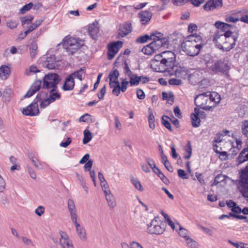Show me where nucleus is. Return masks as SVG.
<instances>
[{
    "instance_id": "obj_1",
    "label": "nucleus",
    "mask_w": 248,
    "mask_h": 248,
    "mask_svg": "<svg viewBox=\"0 0 248 248\" xmlns=\"http://www.w3.org/2000/svg\"><path fill=\"white\" fill-rule=\"evenodd\" d=\"M215 26L218 29L213 39L217 46L223 51H230L234 47L237 39L230 30L231 25L218 21L215 22Z\"/></svg>"
},
{
    "instance_id": "obj_2",
    "label": "nucleus",
    "mask_w": 248,
    "mask_h": 248,
    "mask_svg": "<svg viewBox=\"0 0 248 248\" xmlns=\"http://www.w3.org/2000/svg\"><path fill=\"white\" fill-rule=\"evenodd\" d=\"M162 58L160 60L161 66L155 68V71L158 72H168L175 68L176 56L170 51H166L162 52Z\"/></svg>"
},
{
    "instance_id": "obj_3",
    "label": "nucleus",
    "mask_w": 248,
    "mask_h": 248,
    "mask_svg": "<svg viewBox=\"0 0 248 248\" xmlns=\"http://www.w3.org/2000/svg\"><path fill=\"white\" fill-rule=\"evenodd\" d=\"M61 80V78L58 74L49 73L44 76L41 88L46 90L57 88L58 84Z\"/></svg>"
},
{
    "instance_id": "obj_4",
    "label": "nucleus",
    "mask_w": 248,
    "mask_h": 248,
    "mask_svg": "<svg viewBox=\"0 0 248 248\" xmlns=\"http://www.w3.org/2000/svg\"><path fill=\"white\" fill-rule=\"evenodd\" d=\"M183 50L190 56H195L199 54L202 48L200 44H197L195 42L189 40L186 38L181 44Z\"/></svg>"
},
{
    "instance_id": "obj_5",
    "label": "nucleus",
    "mask_w": 248,
    "mask_h": 248,
    "mask_svg": "<svg viewBox=\"0 0 248 248\" xmlns=\"http://www.w3.org/2000/svg\"><path fill=\"white\" fill-rule=\"evenodd\" d=\"M209 68L214 74L224 75L227 77L230 76L229 72L230 66L225 60L220 59L215 62Z\"/></svg>"
},
{
    "instance_id": "obj_6",
    "label": "nucleus",
    "mask_w": 248,
    "mask_h": 248,
    "mask_svg": "<svg viewBox=\"0 0 248 248\" xmlns=\"http://www.w3.org/2000/svg\"><path fill=\"white\" fill-rule=\"evenodd\" d=\"M166 223L161 221L158 217L155 218L148 225L147 232L152 234H161L166 229Z\"/></svg>"
},
{
    "instance_id": "obj_7",
    "label": "nucleus",
    "mask_w": 248,
    "mask_h": 248,
    "mask_svg": "<svg viewBox=\"0 0 248 248\" xmlns=\"http://www.w3.org/2000/svg\"><path fill=\"white\" fill-rule=\"evenodd\" d=\"M63 47L67 51L73 55L84 45L83 41L66 37L63 39Z\"/></svg>"
},
{
    "instance_id": "obj_8",
    "label": "nucleus",
    "mask_w": 248,
    "mask_h": 248,
    "mask_svg": "<svg viewBox=\"0 0 248 248\" xmlns=\"http://www.w3.org/2000/svg\"><path fill=\"white\" fill-rule=\"evenodd\" d=\"M47 90L49 93V95L46 98H45V97L46 96L47 93L44 94L42 93H40L43 99L40 105V107L42 108L46 107L50 104L55 102L57 99H60L61 97V93L59 92L58 88L47 89Z\"/></svg>"
},
{
    "instance_id": "obj_9",
    "label": "nucleus",
    "mask_w": 248,
    "mask_h": 248,
    "mask_svg": "<svg viewBox=\"0 0 248 248\" xmlns=\"http://www.w3.org/2000/svg\"><path fill=\"white\" fill-rule=\"evenodd\" d=\"M41 93H38L33 102L23 108L22 113L26 116H35L39 112L38 102L42 101L43 97Z\"/></svg>"
},
{
    "instance_id": "obj_10",
    "label": "nucleus",
    "mask_w": 248,
    "mask_h": 248,
    "mask_svg": "<svg viewBox=\"0 0 248 248\" xmlns=\"http://www.w3.org/2000/svg\"><path fill=\"white\" fill-rule=\"evenodd\" d=\"M208 102L207 92L198 94L194 99V103L197 107L202 108L203 110H210L211 106L208 105Z\"/></svg>"
},
{
    "instance_id": "obj_11",
    "label": "nucleus",
    "mask_w": 248,
    "mask_h": 248,
    "mask_svg": "<svg viewBox=\"0 0 248 248\" xmlns=\"http://www.w3.org/2000/svg\"><path fill=\"white\" fill-rule=\"evenodd\" d=\"M123 43L121 41H117L109 43L108 46V59H112L118 53L119 49L123 46Z\"/></svg>"
},
{
    "instance_id": "obj_12",
    "label": "nucleus",
    "mask_w": 248,
    "mask_h": 248,
    "mask_svg": "<svg viewBox=\"0 0 248 248\" xmlns=\"http://www.w3.org/2000/svg\"><path fill=\"white\" fill-rule=\"evenodd\" d=\"M132 30V24L130 22H125L120 26L117 31V38L121 39L130 33Z\"/></svg>"
},
{
    "instance_id": "obj_13",
    "label": "nucleus",
    "mask_w": 248,
    "mask_h": 248,
    "mask_svg": "<svg viewBox=\"0 0 248 248\" xmlns=\"http://www.w3.org/2000/svg\"><path fill=\"white\" fill-rule=\"evenodd\" d=\"M208 98V103L211 106V108L216 107L220 101L221 97L220 95L217 92H207Z\"/></svg>"
},
{
    "instance_id": "obj_14",
    "label": "nucleus",
    "mask_w": 248,
    "mask_h": 248,
    "mask_svg": "<svg viewBox=\"0 0 248 248\" xmlns=\"http://www.w3.org/2000/svg\"><path fill=\"white\" fill-rule=\"evenodd\" d=\"M171 71L168 72L170 75L174 74L176 77L183 78L186 76L188 73V70L185 67H178L175 64V68L170 69Z\"/></svg>"
},
{
    "instance_id": "obj_15",
    "label": "nucleus",
    "mask_w": 248,
    "mask_h": 248,
    "mask_svg": "<svg viewBox=\"0 0 248 248\" xmlns=\"http://www.w3.org/2000/svg\"><path fill=\"white\" fill-rule=\"evenodd\" d=\"M129 83L126 79H124L122 81L121 86H120V82H119V84H116L112 87V93L116 96H118L120 94L121 91L124 92L127 89Z\"/></svg>"
},
{
    "instance_id": "obj_16",
    "label": "nucleus",
    "mask_w": 248,
    "mask_h": 248,
    "mask_svg": "<svg viewBox=\"0 0 248 248\" xmlns=\"http://www.w3.org/2000/svg\"><path fill=\"white\" fill-rule=\"evenodd\" d=\"M222 6V0H209L203 5V9L206 11H212Z\"/></svg>"
},
{
    "instance_id": "obj_17",
    "label": "nucleus",
    "mask_w": 248,
    "mask_h": 248,
    "mask_svg": "<svg viewBox=\"0 0 248 248\" xmlns=\"http://www.w3.org/2000/svg\"><path fill=\"white\" fill-rule=\"evenodd\" d=\"M44 64L49 69H54L60 65L59 62L56 60V57L53 55L46 58Z\"/></svg>"
},
{
    "instance_id": "obj_18",
    "label": "nucleus",
    "mask_w": 248,
    "mask_h": 248,
    "mask_svg": "<svg viewBox=\"0 0 248 248\" xmlns=\"http://www.w3.org/2000/svg\"><path fill=\"white\" fill-rule=\"evenodd\" d=\"M60 243L62 248H73V244L69 240L68 235L64 232H61Z\"/></svg>"
},
{
    "instance_id": "obj_19",
    "label": "nucleus",
    "mask_w": 248,
    "mask_h": 248,
    "mask_svg": "<svg viewBox=\"0 0 248 248\" xmlns=\"http://www.w3.org/2000/svg\"><path fill=\"white\" fill-rule=\"evenodd\" d=\"M60 243L62 248H73V244L69 240L68 235L64 232H61Z\"/></svg>"
},
{
    "instance_id": "obj_20",
    "label": "nucleus",
    "mask_w": 248,
    "mask_h": 248,
    "mask_svg": "<svg viewBox=\"0 0 248 248\" xmlns=\"http://www.w3.org/2000/svg\"><path fill=\"white\" fill-rule=\"evenodd\" d=\"M42 81L41 80H36L32 84L30 89L24 95V97H30L33 95L35 93L38 91L41 88Z\"/></svg>"
},
{
    "instance_id": "obj_21",
    "label": "nucleus",
    "mask_w": 248,
    "mask_h": 248,
    "mask_svg": "<svg viewBox=\"0 0 248 248\" xmlns=\"http://www.w3.org/2000/svg\"><path fill=\"white\" fill-rule=\"evenodd\" d=\"M75 84L74 79L69 75L65 78L62 89L64 91H71L74 89Z\"/></svg>"
},
{
    "instance_id": "obj_22",
    "label": "nucleus",
    "mask_w": 248,
    "mask_h": 248,
    "mask_svg": "<svg viewBox=\"0 0 248 248\" xmlns=\"http://www.w3.org/2000/svg\"><path fill=\"white\" fill-rule=\"evenodd\" d=\"M119 72L117 69H115L109 73L108 77L109 78V86L111 88L116 84H119Z\"/></svg>"
},
{
    "instance_id": "obj_23",
    "label": "nucleus",
    "mask_w": 248,
    "mask_h": 248,
    "mask_svg": "<svg viewBox=\"0 0 248 248\" xmlns=\"http://www.w3.org/2000/svg\"><path fill=\"white\" fill-rule=\"evenodd\" d=\"M139 16L141 24L145 25L151 20L152 14L150 12L146 10L140 12L139 14Z\"/></svg>"
},
{
    "instance_id": "obj_24",
    "label": "nucleus",
    "mask_w": 248,
    "mask_h": 248,
    "mask_svg": "<svg viewBox=\"0 0 248 248\" xmlns=\"http://www.w3.org/2000/svg\"><path fill=\"white\" fill-rule=\"evenodd\" d=\"M88 32L92 38L95 40L98 37L99 28L93 23L89 26Z\"/></svg>"
},
{
    "instance_id": "obj_25",
    "label": "nucleus",
    "mask_w": 248,
    "mask_h": 248,
    "mask_svg": "<svg viewBox=\"0 0 248 248\" xmlns=\"http://www.w3.org/2000/svg\"><path fill=\"white\" fill-rule=\"evenodd\" d=\"M150 44L154 48V50L155 52L162 46H165L169 44L168 39H163L162 40H158L157 41H152Z\"/></svg>"
},
{
    "instance_id": "obj_26",
    "label": "nucleus",
    "mask_w": 248,
    "mask_h": 248,
    "mask_svg": "<svg viewBox=\"0 0 248 248\" xmlns=\"http://www.w3.org/2000/svg\"><path fill=\"white\" fill-rule=\"evenodd\" d=\"M248 160V149L244 148L237 158L236 162L238 165Z\"/></svg>"
},
{
    "instance_id": "obj_27",
    "label": "nucleus",
    "mask_w": 248,
    "mask_h": 248,
    "mask_svg": "<svg viewBox=\"0 0 248 248\" xmlns=\"http://www.w3.org/2000/svg\"><path fill=\"white\" fill-rule=\"evenodd\" d=\"M78 236L81 240L85 241L87 239L86 231L83 226L79 224L75 226Z\"/></svg>"
},
{
    "instance_id": "obj_28",
    "label": "nucleus",
    "mask_w": 248,
    "mask_h": 248,
    "mask_svg": "<svg viewBox=\"0 0 248 248\" xmlns=\"http://www.w3.org/2000/svg\"><path fill=\"white\" fill-rule=\"evenodd\" d=\"M108 205L110 208H114L117 204L115 198L111 192L105 194Z\"/></svg>"
},
{
    "instance_id": "obj_29",
    "label": "nucleus",
    "mask_w": 248,
    "mask_h": 248,
    "mask_svg": "<svg viewBox=\"0 0 248 248\" xmlns=\"http://www.w3.org/2000/svg\"><path fill=\"white\" fill-rule=\"evenodd\" d=\"M153 171L159 177L162 182L165 184L169 183V179L165 176V175L161 172L160 169L156 166L153 167Z\"/></svg>"
},
{
    "instance_id": "obj_30",
    "label": "nucleus",
    "mask_w": 248,
    "mask_h": 248,
    "mask_svg": "<svg viewBox=\"0 0 248 248\" xmlns=\"http://www.w3.org/2000/svg\"><path fill=\"white\" fill-rule=\"evenodd\" d=\"M148 112H149V116L148 117V121L149 123V127L152 130H154L155 128V118L153 114V110L151 108H149L148 109Z\"/></svg>"
},
{
    "instance_id": "obj_31",
    "label": "nucleus",
    "mask_w": 248,
    "mask_h": 248,
    "mask_svg": "<svg viewBox=\"0 0 248 248\" xmlns=\"http://www.w3.org/2000/svg\"><path fill=\"white\" fill-rule=\"evenodd\" d=\"M191 120L193 127H197L199 126L201 120L199 114L196 111H194V113L191 114Z\"/></svg>"
},
{
    "instance_id": "obj_32",
    "label": "nucleus",
    "mask_w": 248,
    "mask_h": 248,
    "mask_svg": "<svg viewBox=\"0 0 248 248\" xmlns=\"http://www.w3.org/2000/svg\"><path fill=\"white\" fill-rule=\"evenodd\" d=\"M10 68L8 66L2 65L0 67V77L6 78L10 74Z\"/></svg>"
},
{
    "instance_id": "obj_33",
    "label": "nucleus",
    "mask_w": 248,
    "mask_h": 248,
    "mask_svg": "<svg viewBox=\"0 0 248 248\" xmlns=\"http://www.w3.org/2000/svg\"><path fill=\"white\" fill-rule=\"evenodd\" d=\"M37 44L36 41H33L30 46L29 49L30 50V56L32 59H33L35 58L36 55L37 53Z\"/></svg>"
},
{
    "instance_id": "obj_34",
    "label": "nucleus",
    "mask_w": 248,
    "mask_h": 248,
    "mask_svg": "<svg viewBox=\"0 0 248 248\" xmlns=\"http://www.w3.org/2000/svg\"><path fill=\"white\" fill-rule=\"evenodd\" d=\"M162 58V53L156 55L154 58V60L152 61V63L151 64V67L153 69L155 70V68L156 67H158L161 66L160 64V60H161Z\"/></svg>"
},
{
    "instance_id": "obj_35",
    "label": "nucleus",
    "mask_w": 248,
    "mask_h": 248,
    "mask_svg": "<svg viewBox=\"0 0 248 248\" xmlns=\"http://www.w3.org/2000/svg\"><path fill=\"white\" fill-rule=\"evenodd\" d=\"M149 36L150 40H153V41H157L158 40L163 41V39H167L164 37L162 33L158 31L152 32Z\"/></svg>"
},
{
    "instance_id": "obj_36",
    "label": "nucleus",
    "mask_w": 248,
    "mask_h": 248,
    "mask_svg": "<svg viewBox=\"0 0 248 248\" xmlns=\"http://www.w3.org/2000/svg\"><path fill=\"white\" fill-rule=\"evenodd\" d=\"M85 67H82L79 70L75 71L72 74H70V76H72V78L74 79V78H77L80 81L82 80V76L85 73Z\"/></svg>"
},
{
    "instance_id": "obj_37",
    "label": "nucleus",
    "mask_w": 248,
    "mask_h": 248,
    "mask_svg": "<svg viewBox=\"0 0 248 248\" xmlns=\"http://www.w3.org/2000/svg\"><path fill=\"white\" fill-rule=\"evenodd\" d=\"M169 121H171V119L166 115H163L161 118L162 124L169 131H172V129L171 127Z\"/></svg>"
},
{
    "instance_id": "obj_38",
    "label": "nucleus",
    "mask_w": 248,
    "mask_h": 248,
    "mask_svg": "<svg viewBox=\"0 0 248 248\" xmlns=\"http://www.w3.org/2000/svg\"><path fill=\"white\" fill-rule=\"evenodd\" d=\"M186 38L190 41L192 40L193 42H195L197 44H200L202 47L203 46L202 37L200 35L192 34L188 36Z\"/></svg>"
},
{
    "instance_id": "obj_39",
    "label": "nucleus",
    "mask_w": 248,
    "mask_h": 248,
    "mask_svg": "<svg viewBox=\"0 0 248 248\" xmlns=\"http://www.w3.org/2000/svg\"><path fill=\"white\" fill-rule=\"evenodd\" d=\"M84 138L83 139V143L86 144L89 142L93 138L92 133L88 130H85L84 131Z\"/></svg>"
},
{
    "instance_id": "obj_40",
    "label": "nucleus",
    "mask_w": 248,
    "mask_h": 248,
    "mask_svg": "<svg viewBox=\"0 0 248 248\" xmlns=\"http://www.w3.org/2000/svg\"><path fill=\"white\" fill-rule=\"evenodd\" d=\"M239 182L241 184L240 186L248 185V173L241 171Z\"/></svg>"
},
{
    "instance_id": "obj_41",
    "label": "nucleus",
    "mask_w": 248,
    "mask_h": 248,
    "mask_svg": "<svg viewBox=\"0 0 248 248\" xmlns=\"http://www.w3.org/2000/svg\"><path fill=\"white\" fill-rule=\"evenodd\" d=\"M141 51L143 53L147 55H151L153 53H155L154 50V48L152 47L150 43L144 46L142 49Z\"/></svg>"
},
{
    "instance_id": "obj_42",
    "label": "nucleus",
    "mask_w": 248,
    "mask_h": 248,
    "mask_svg": "<svg viewBox=\"0 0 248 248\" xmlns=\"http://www.w3.org/2000/svg\"><path fill=\"white\" fill-rule=\"evenodd\" d=\"M176 225L178 227L177 232H178L179 235L186 239V237H188V236L187 235L188 231L185 228H183L179 223H176Z\"/></svg>"
},
{
    "instance_id": "obj_43",
    "label": "nucleus",
    "mask_w": 248,
    "mask_h": 248,
    "mask_svg": "<svg viewBox=\"0 0 248 248\" xmlns=\"http://www.w3.org/2000/svg\"><path fill=\"white\" fill-rule=\"evenodd\" d=\"M228 243L236 248H248V244L242 242H233L231 240H228Z\"/></svg>"
},
{
    "instance_id": "obj_44",
    "label": "nucleus",
    "mask_w": 248,
    "mask_h": 248,
    "mask_svg": "<svg viewBox=\"0 0 248 248\" xmlns=\"http://www.w3.org/2000/svg\"><path fill=\"white\" fill-rule=\"evenodd\" d=\"M140 78L137 74H134L133 77H130L129 83L131 86H137L140 82Z\"/></svg>"
},
{
    "instance_id": "obj_45",
    "label": "nucleus",
    "mask_w": 248,
    "mask_h": 248,
    "mask_svg": "<svg viewBox=\"0 0 248 248\" xmlns=\"http://www.w3.org/2000/svg\"><path fill=\"white\" fill-rule=\"evenodd\" d=\"M33 19V16L31 15L26 16L21 18L20 19L22 25L24 27H25L26 25H29L31 24Z\"/></svg>"
},
{
    "instance_id": "obj_46",
    "label": "nucleus",
    "mask_w": 248,
    "mask_h": 248,
    "mask_svg": "<svg viewBox=\"0 0 248 248\" xmlns=\"http://www.w3.org/2000/svg\"><path fill=\"white\" fill-rule=\"evenodd\" d=\"M131 181L132 183V184L134 185L135 188L138 189V190L140 191H143V188L142 186L141 185L140 182V181L137 179L134 178H132L131 179Z\"/></svg>"
},
{
    "instance_id": "obj_47",
    "label": "nucleus",
    "mask_w": 248,
    "mask_h": 248,
    "mask_svg": "<svg viewBox=\"0 0 248 248\" xmlns=\"http://www.w3.org/2000/svg\"><path fill=\"white\" fill-rule=\"evenodd\" d=\"M191 154H192V147H191L190 141H188V143H187V147L185 149V153L184 157L185 159H188L191 157Z\"/></svg>"
},
{
    "instance_id": "obj_48",
    "label": "nucleus",
    "mask_w": 248,
    "mask_h": 248,
    "mask_svg": "<svg viewBox=\"0 0 248 248\" xmlns=\"http://www.w3.org/2000/svg\"><path fill=\"white\" fill-rule=\"evenodd\" d=\"M162 95L163 100H167L168 102L170 101L171 104L174 102L173 95L172 93H170L169 94H168L166 92H163Z\"/></svg>"
},
{
    "instance_id": "obj_49",
    "label": "nucleus",
    "mask_w": 248,
    "mask_h": 248,
    "mask_svg": "<svg viewBox=\"0 0 248 248\" xmlns=\"http://www.w3.org/2000/svg\"><path fill=\"white\" fill-rule=\"evenodd\" d=\"M242 133L248 138V121H245L242 123Z\"/></svg>"
},
{
    "instance_id": "obj_50",
    "label": "nucleus",
    "mask_w": 248,
    "mask_h": 248,
    "mask_svg": "<svg viewBox=\"0 0 248 248\" xmlns=\"http://www.w3.org/2000/svg\"><path fill=\"white\" fill-rule=\"evenodd\" d=\"M239 188L242 196L248 198V185L240 186Z\"/></svg>"
},
{
    "instance_id": "obj_51",
    "label": "nucleus",
    "mask_w": 248,
    "mask_h": 248,
    "mask_svg": "<svg viewBox=\"0 0 248 248\" xmlns=\"http://www.w3.org/2000/svg\"><path fill=\"white\" fill-rule=\"evenodd\" d=\"M150 40V36L148 34H145L140 36L136 39V42L138 43H144Z\"/></svg>"
},
{
    "instance_id": "obj_52",
    "label": "nucleus",
    "mask_w": 248,
    "mask_h": 248,
    "mask_svg": "<svg viewBox=\"0 0 248 248\" xmlns=\"http://www.w3.org/2000/svg\"><path fill=\"white\" fill-rule=\"evenodd\" d=\"M185 241L188 247L196 248L197 246V242L189 236L186 237Z\"/></svg>"
},
{
    "instance_id": "obj_53",
    "label": "nucleus",
    "mask_w": 248,
    "mask_h": 248,
    "mask_svg": "<svg viewBox=\"0 0 248 248\" xmlns=\"http://www.w3.org/2000/svg\"><path fill=\"white\" fill-rule=\"evenodd\" d=\"M33 6V3L30 2L23 6L20 10V12L22 14H25L26 12L29 11Z\"/></svg>"
},
{
    "instance_id": "obj_54",
    "label": "nucleus",
    "mask_w": 248,
    "mask_h": 248,
    "mask_svg": "<svg viewBox=\"0 0 248 248\" xmlns=\"http://www.w3.org/2000/svg\"><path fill=\"white\" fill-rule=\"evenodd\" d=\"M40 70H38L36 66L31 65L30 67L29 70H26L25 74L27 75H30V73H36L39 72Z\"/></svg>"
},
{
    "instance_id": "obj_55",
    "label": "nucleus",
    "mask_w": 248,
    "mask_h": 248,
    "mask_svg": "<svg viewBox=\"0 0 248 248\" xmlns=\"http://www.w3.org/2000/svg\"><path fill=\"white\" fill-rule=\"evenodd\" d=\"M136 241L130 242L129 244L126 242H122L121 244L122 248H133L135 246Z\"/></svg>"
},
{
    "instance_id": "obj_56",
    "label": "nucleus",
    "mask_w": 248,
    "mask_h": 248,
    "mask_svg": "<svg viewBox=\"0 0 248 248\" xmlns=\"http://www.w3.org/2000/svg\"><path fill=\"white\" fill-rule=\"evenodd\" d=\"M68 209L69 211L70 212H75V205L74 201L71 199H69L68 201Z\"/></svg>"
},
{
    "instance_id": "obj_57",
    "label": "nucleus",
    "mask_w": 248,
    "mask_h": 248,
    "mask_svg": "<svg viewBox=\"0 0 248 248\" xmlns=\"http://www.w3.org/2000/svg\"><path fill=\"white\" fill-rule=\"evenodd\" d=\"M21 239L22 241V242L27 246H31L33 247L34 244L33 242L30 239L28 238L27 237L22 236L21 237Z\"/></svg>"
},
{
    "instance_id": "obj_58",
    "label": "nucleus",
    "mask_w": 248,
    "mask_h": 248,
    "mask_svg": "<svg viewBox=\"0 0 248 248\" xmlns=\"http://www.w3.org/2000/svg\"><path fill=\"white\" fill-rule=\"evenodd\" d=\"M169 83L171 85H180L182 83L181 80L177 78H171L169 80Z\"/></svg>"
},
{
    "instance_id": "obj_59",
    "label": "nucleus",
    "mask_w": 248,
    "mask_h": 248,
    "mask_svg": "<svg viewBox=\"0 0 248 248\" xmlns=\"http://www.w3.org/2000/svg\"><path fill=\"white\" fill-rule=\"evenodd\" d=\"M27 168L28 173H29L31 178H32L33 179H36L37 178V175L33 169L31 168V167H30L29 165H27Z\"/></svg>"
},
{
    "instance_id": "obj_60",
    "label": "nucleus",
    "mask_w": 248,
    "mask_h": 248,
    "mask_svg": "<svg viewBox=\"0 0 248 248\" xmlns=\"http://www.w3.org/2000/svg\"><path fill=\"white\" fill-rule=\"evenodd\" d=\"M70 213L71 220L73 223L74 224L75 226H76L77 224H79V223L77 222L78 215L76 211L70 212Z\"/></svg>"
},
{
    "instance_id": "obj_61",
    "label": "nucleus",
    "mask_w": 248,
    "mask_h": 248,
    "mask_svg": "<svg viewBox=\"0 0 248 248\" xmlns=\"http://www.w3.org/2000/svg\"><path fill=\"white\" fill-rule=\"evenodd\" d=\"M100 185L102 187V189L105 194L111 192L109 189V186L107 182L100 183Z\"/></svg>"
},
{
    "instance_id": "obj_62",
    "label": "nucleus",
    "mask_w": 248,
    "mask_h": 248,
    "mask_svg": "<svg viewBox=\"0 0 248 248\" xmlns=\"http://www.w3.org/2000/svg\"><path fill=\"white\" fill-rule=\"evenodd\" d=\"M136 95L139 99L142 100L145 98V94L142 90L138 89L136 91Z\"/></svg>"
},
{
    "instance_id": "obj_63",
    "label": "nucleus",
    "mask_w": 248,
    "mask_h": 248,
    "mask_svg": "<svg viewBox=\"0 0 248 248\" xmlns=\"http://www.w3.org/2000/svg\"><path fill=\"white\" fill-rule=\"evenodd\" d=\"M178 175L179 177L182 178V179H188V175L186 173L185 171L182 169H178Z\"/></svg>"
},
{
    "instance_id": "obj_64",
    "label": "nucleus",
    "mask_w": 248,
    "mask_h": 248,
    "mask_svg": "<svg viewBox=\"0 0 248 248\" xmlns=\"http://www.w3.org/2000/svg\"><path fill=\"white\" fill-rule=\"evenodd\" d=\"M106 93V86L104 85V87L101 89L100 92L97 94V96L99 99H103L104 96Z\"/></svg>"
}]
</instances>
